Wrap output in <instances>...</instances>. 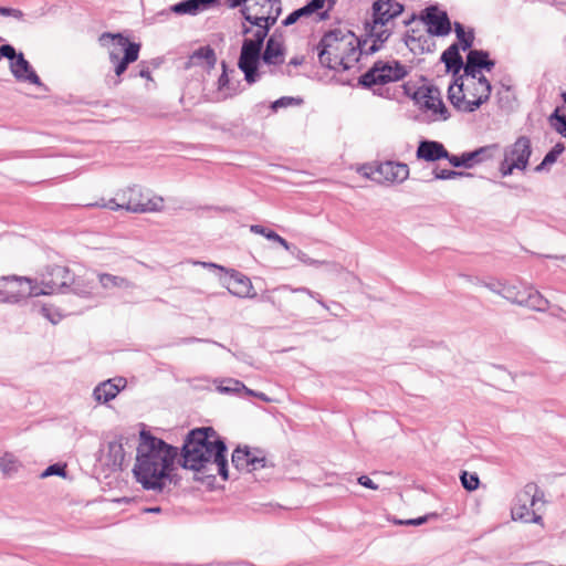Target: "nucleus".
<instances>
[{
  "label": "nucleus",
  "instance_id": "nucleus-37",
  "mask_svg": "<svg viewBox=\"0 0 566 566\" xmlns=\"http://www.w3.org/2000/svg\"><path fill=\"white\" fill-rule=\"evenodd\" d=\"M359 55V38L356 36V41H350V45L345 49L344 63L340 64V67L349 70L354 63L358 62Z\"/></svg>",
  "mask_w": 566,
  "mask_h": 566
},
{
  "label": "nucleus",
  "instance_id": "nucleus-34",
  "mask_svg": "<svg viewBox=\"0 0 566 566\" xmlns=\"http://www.w3.org/2000/svg\"><path fill=\"white\" fill-rule=\"evenodd\" d=\"M382 27L384 25L375 24L371 21L365 24L366 35L377 42L380 48L390 36V32L387 29H382Z\"/></svg>",
  "mask_w": 566,
  "mask_h": 566
},
{
  "label": "nucleus",
  "instance_id": "nucleus-42",
  "mask_svg": "<svg viewBox=\"0 0 566 566\" xmlns=\"http://www.w3.org/2000/svg\"><path fill=\"white\" fill-rule=\"evenodd\" d=\"M302 97L282 96L271 103L270 107L273 112H277L280 108H286L291 106H300L303 104Z\"/></svg>",
  "mask_w": 566,
  "mask_h": 566
},
{
  "label": "nucleus",
  "instance_id": "nucleus-54",
  "mask_svg": "<svg viewBox=\"0 0 566 566\" xmlns=\"http://www.w3.org/2000/svg\"><path fill=\"white\" fill-rule=\"evenodd\" d=\"M210 7L213 8L218 4H224L228 8H238L245 3V0H209Z\"/></svg>",
  "mask_w": 566,
  "mask_h": 566
},
{
  "label": "nucleus",
  "instance_id": "nucleus-52",
  "mask_svg": "<svg viewBox=\"0 0 566 566\" xmlns=\"http://www.w3.org/2000/svg\"><path fill=\"white\" fill-rule=\"evenodd\" d=\"M39 312L52 324H57L62 317L60 313L54 312L53 308L48 305H41Z\"/></svg>",
  "mask_w": 566,
  "mask_h": 566
},
{
  "label": "nucleus",
  "instance_id": "nucleus-9",
  "mask_svg": "<svg viewBox=\"0 0 566 566\" xmlns=\"http://www.w3.org/2000/svg\"><path fill=\"white\" fill-rule=\"evenodd\" d=\"M38 281L27 276L4 275L0 277V303L17 304L36 296Z\"/></svg>",
  "mask_w": 566,
  "mask_h": 566
},
{
  "label": "nucleus",
  "instance_id": "nucleus-38",
  "mask_svg": "<svg viewBox=\"0 0 566 566\" xmlns=\"http://www.w3.org/2000/svg\"><path fill=\"white\" fill-rule=\"evenodd\" d=\"M250 449L248 447H238L232 453V464L239 471H247L249 469Z\"/></svg>",
  "mask_w": 566,
  "mask_h": 566
},
{
  "label": "nucleus",
  "instance_id": "nucleus-45",
  "mask_svg": "<svg viewBox=\"0 0 566 566\" xmlns=\"http://www.w3.org/2000/svg\"><path fill=\"white\" fill-rule=\"evenodd\" d=\"M326 0H311L304 7L296 9L300 18L310 17L324 7Z\"/></svg>",
  "mask_w": 566,
  "mask_h": 566
},
{
  "label": "nucleus",
  "instance_id": "nucleus-62",
  "mask_svg": "<svg viewBox=\"0 0 566 566\" xmlns=\"http://www.w3.org/2000/svg\"><path fill=\"white\" fill-rule=\"evenodd\" d=\"M300 15L297 14L296 10H294L293 12H291L284 20H283V25L285 27H289V25H292L294 24L295 22H297L300 20Z\"/></svg>",
  "mask_w": 566,
  "mask_h": 566
},
{
  "label": "nucleus",
  "instance_id": "nucleus-61",
  "mask_svg": "<svg viewBox=\"0 0 566 566\" xmlns=\"http://www.w3.org/2000/svg\"><path fill=\"white\" fill-rule=\"evenodd\" d=\"M120 205L122 200L117 195L116 198L109 199L106 203L103 205V207L108 208L111 210L125 209V207H122Z\"/></svg>",
  "mask_w": 566,
  "mask_h": 566
},
{
  "label": "nucleus",
  "instance_id": "nucleus-14",
  "mask_svg": "<svg viewBox=\"0 0 566 566\" xmlns=\"http://www.w3.org/2000/svg\"><path fill=\"white\" fill-rule=\"evenodd\" d=\"M371 180L382 184L402 182L409 177V167L403 163L385 161L370 168Z\"/></svg>",
  "mask_w": 566,
  "mask_h": 566
},
{
  "label": "nucleus",
  "instance_id": "nucleus-12",
  "mask_svg": "<svg viewBox=\"0 0 566 566\" xmlns=\"http://www.w3.org/2000/svg\"><path fill=\"white\" fill-rule=\"evenodd\" d=\"M240 12L244 20L270 21V24H275L282 12L281 0H245Z\"/></svg>",
  "mask_w": 566,
  "mask_h": 566
},
{
  "label": "nucleus",
  "instance_id": "nucleus-63",
  "mask_svg": "<svg viewBox=\"0 0 566 566\" xmlns=\"http://www.w3.org/2000/svg\"><path fill=\"white\" fill-rule=\"evenodd\" d=\"M193 264L195 265H201V266L208 268V269H217V270H220V271H227L222 265H219V264H216V263H212V262L193 261Z\"/></svg>",
  "mask_w": 566,
  "mask_h": 566
},
{
  "label": "nucleus",
  "instance_id": "nucleus-17",
  "mask_svg": "<svg viewBox=\"0 0 566 566\" xmlns=\"http://www.w3.org/2000/svg\"><path fill=\"white\" fill-rule=\"evenodd\" d=\"M7 59L10 62V72L18 82H28L36 86L42 85L40 77L22 52L17 53L14 50L13 56Z\"/></svg>",
  "mask_w": 566,
  "mask_h": 566
},
{
  "label": "nucleus",
  "instance_id": "nucleus-25",
  "mask_svg": "<svg viewBox=\"0 0 566 566\" xmlns=\"http://www.w3.org/2000/svg\"><path fill=\"white\" fill-rule=\"evenodd\" d=\"M211 9L209 0H182L169 7L168 11L177 15H197Z\"/></svg>",
  "mask_w": 566,
  "mask_h": 566
},
{
  "label": "nucleus",
  "instance_id": "nucleus-24",
  "mask_svg": "<svg viewBox=\"0 0 566 566\" xmlns=\"http://www.w3.org/2000/svg\"><path fill=\"white\" fill-rule=\"evenodd\" d=\"M405 43L413 54L431 53L436 50L433 36L428 33L416 35L412 31L406 35Z\"/></svg>",
  "mask_w": 566,
  "mask_h": 566
},
{
  "label": "nucleus",
  "instance_id": "nucleus-22",
  "mask_svg": "<svg viewBox=\"0 0 566 566\" xmlns=\"http://www.w3.org/2000/svg\"><path fill=\"white\" fill-rule=\"evenodd\" d=\"M227 290L230 294L241 298H252L256 296V294L253 292L251 280L247 275L235 270L230 271V279L227 282Z\"/></svg>",
  "mask_w": 566,
  "mask_h": 566
},
{
  "label": "nucleus",
  "instance_id": "nucleus-28",
  "mask_svg": "<svg viewBox=\"0 0 566 566\" xmlns=\"http://www.w3.org/2000/svg\"><path fill=\"white\" fill-rule=\"evenodd\" d=\"M97 279L104 290L123 289L128 290L134 284L126 277L109 273H97Z\"/></svg>",
  "mask_w": 566,
  "mask_h": 566
},
{
  "label": "nucleus",
  "instance_id": "nucleus-5",
  "mask_svg": "<svg viewBox=\"0 0 566 566\" xmlns=\"http://www.w3.org/2000/svg\"><path fill=\"white\" fill-rule=\"evenodd\" d=\"M98 42L102 46H112L108 56L111 63L114 64L115 76L107 80V84L117 86L120 84V76L126 72L128 65L138 60L140 44L130 42L120 33L109 32L102 33L98 38Z\"/></svg>",
  "mask_w": 566,
  "mask_h": 566
},
{
  "label": "nucleus",
  "instance_id": "nucleus-20",
  "mask_svg": "<svg viewBox=\"0 0 566 566\" xmlns=\"http://www.w3.org/2000/svg\"><path fill=\"white\" fill-rule=\"evenodd\" d=\"M280 38L281 34L277 35V31H275L268 39L264 51H261L260 61L264 64L277 66L284 63L285 49Z\"/></svg>",
  "mask_w": 566,
  "mask_h": 566
},
{
  "label": "nucleus",
  "instance_id": "nucleus-30",
  "mask_svg": "<svg viewBox=\"0 0 566 566\" xmlns=\"http://www.w3.org/2000/svg\"><path fill=\"white\" fill-rule=\"evenodd\" d=\"M281 291H291L293 293H306L307 295H310L311 297L313 298H316L318 296L317 293L308 290L307 287H296V289H292L290 287L289 285H282L275 290H273L272 292H269L266 294H263L261 296V301L263 302H269L271 303L274 307H276L279 311H283V306H282V303L280 300H277L274 295L275 292H281Z\"/></svg>",
  "mask_w": 566,
  "mask_h": 566
},
{
  "label": "nucleus",
  "instance_id": "nucleus-23",
  "mask_svg": "<svg viewBox=\"0 0 566 566\" xmlns=\"http://www.w3.org/2000/svg\"><path fill=\"white\" fill-rule=\"evenodd\" d=\"M125 386L126 379L123 377L107 379L95 387L93 396L96 401L106 403L114 399Z\"/></svg>",
  "mask_w": 566,
  "mask_h": 566
},
{
  "label": "nucleus",
  "instance_id": "nucleus-53",
  "mask_svg": "<svg viewBox=\"0 0 566 566\" xmlns=\"http://www.w3.org/2000/svg\"><path fill=\"white\" fill-rule=\"evenodd\" d=\"M500 172L503 177L510 176L513 174L514 169H517V165L506 159L505 157L500 164Z\"/></svg>",
  "mask_w": 566,
  "mask_h": 566
},
{
  "label": "nucleus",
  "instance_id": "nucleus-64",
  "mask_svg": "<svg viewBox=\"0 0 566 566\" xmlns=\"http://www.w3.org/2000/svg\"><path fill=\"white\" fill-rule=\"evenodd\" d=\"M499 283L500 282H497V283H485L484 286L486 289H489L490 291H492L493 293L499 294V291L501 289V286H499Z\"/></svg>",
  "mask_w": 566,
  "mask_h": 566
},
{
  "label": "nucleus",
  "instance_id": "nucleus-19",
  "mask_svg": "<svg viewBox=\"0 0 566 566\" xmlns=\"http://www.w3.org/2000/svg\"><path fill=\"white\" fill-rule=\"evenodd\" d=\"M403 11V6L395 0H377L373 4V20L375 24L386 25L391 19Z\"/></svg>",
  "mask_w": 566,
  "mask_h": 566
},
{
  "label": "nucleus",
  "instance_id": "nucleus-8",
  "mask_svg": "<svg viewBox=\"0 0 566 566\" xmlns=\"http://www.w3.org/2000/svg\"><path fill=\"white\" fill-rule=\"evenodd\" d=\"M407 74L405 65L398 61H377L366 73L359 76L358 84L371 88L375 85L400 81Z\"/></svg>",
  "mask_w": 566,
  "mask_h": 566
},
{
  "label": "nucleus",
  "instance_id": "nucleus-27",
  "mask_svg": "<svg viewBox=\"0 0 566 566\" xmlns=\"http://www.w3.org/2000/svg\"><path fill=\"white\" fill-rule=\"evenodd\" d=\"M129 439L124 436H119L114 441L108 443V458L113 465L122 467L125 461V447L128 446Z\"/></svg>",
  "mask_w": 566,
  "mask_h": 566
},
{
  "label": "nucleus",
  "instance_id": "nucleus-15",
  "mask_svg": "<svg viewBox=\"0 0 566 566\" xmlns=\"http://www.w3.org/2000/svg\"><path fill=\"white\" fill-rule=\"evenodd\" d=\"M420 18L428 27L427 33L431 36H446L451 32V21L448 13L439 10L436 6L426 8Z\"/></svg>",
  "mask_w": 566,
  "mask_h": 566
},
{
  "label": "nucleus",
  "instance_id": "nucleus-56",
  "mask_svg": "<svg viewBox=\"0 0 566 566\" xmlns=\"http://www.w3.org/2000/svg\"><path fill=\"white\" fill-rule=\"evenodd\" d=\"M304 63V56H294L290 60L286 69L282 72L283 74H286L289 76H292V71L290 70V66H300Z\"/></svg>",
  "mask_w": 566,
  "mask_h": 566
},
{
  "label": "nucleus",
  "instance_id": "nucleus-49",
  "mask_svg": "<svg viewBox=\"0 0 566 566\" xmlns=\"http://www.w3.org/2000/svg\"><path fill=\"white\" fill-rule=\"evenodd\" d=\"M437 513H429L423 516L417 517V518H410V520H395L394 523L397 525H410V526H419L424 524L426 522L430 520H437L438 518Z\"/></svg>",
  "mask_w": 566,
  "mask_h": 566
},
{
  "label": "nucleus",
  "instance_id": "nucleus-32",
  "mask_svg": "<svg viewBox=\"0 0 566 566\" xmlns=\"http://www.w3.org/2000/svg\"><path fill=\"white\" fill-rule=\"evenodd\" d=\"M548 304V301L538 291L527 287L525 298L521 306H525L537 312H545Z\"/></svg>",
  "mask_w": 566,
  "mask_h": 566
},
{
  "label": "nucleus",
  "instance_id": "nucleus-33",
  "mask_svg": "<svg viewBox=\"0 0 566 566\" xmlns=\"http://www.w3.org/2000/svg\"><path fill=\"white\" fill-rule=\"evenodd\" d=\"M250 231L255 233V234H260V235H263L268 240L270 241H274V242H277L281 247H283L286 251H290L291 248H292V244H290L284 238H282L281 235H279L276 232H274L273 230H270L261 224H252L250 227Z\"/></svg>",
  "mask_w": 566,
  "mask_h": 566
},
{
  "label": "nucleus",
  "instance_id": "nucleus-4",
  "mask_svg": "<svg viewBox=\"0 0 566 566\" xmlns=\"http://www.w3.org/2000/svg\"><path fill=\"white\" fill-rule=\"evenodd\" d=\"M491 92V83L484 75L473 81V84L464 83L462 77H457L448 88V99L458 111L472 113L489 101Z\"/></svg>",
  "mask_w": 566,
  "mask_h": 566
},
{
  "label": "nucleus",
  "instance_id": "nucleus-11",
  "mask_svg": "<svg viewBox=\"0 0 566 566\" xmlns=\"http://www.w3.org/2000/svg\"><path fill=\"white\" fill-rule=\"evenodd\" d=\"M122 207L134 213L154 212L163 209L161 197H145L140 187L133 186L118 193Z\"/></svg>",
  "mask_w": 566,
  "mask_h": 566
},
{
  "label": "nucleus",
  "instance_id": "nucleus-48",
  "mask_svg": "<svg viewBox=\"0 0 566 566\" xmlns=\"http://www.w3.org/2000/svg\"><path fill=\"white\" fill-rule=\"evenodd\" d=\"M380 49L379 44L375 42L371 38L365 36L364 39H359V54L370 55L376 53Z\"/></svg>",
  "mask_w": 566,
  "mask_h": 566
},
{
  "label": "nucleus",
  "instance_id": "nucleus-47",
  "mask_svg": "<svg viewBox=\"0 0 566 566\" xmlns=\"http://www.w3.org/2000/svg\"><path fill=\"white\" fill-rule=\"evenodd\" d=\"M463 74H460L457 77H462V81L464 83L473 84V81H478L481 75L480 70L474 67L473 65H470V63L467 61L465 64L463 63Z\"/></svg>",
  "mask_w": 566,
  "mask_h": 566
},
{
  "label": "nucleus",
  "instance_id": "nucleus-1",
  "mask_svg": "<svg viewBox=\"0 0 566 566\" xmlns=\"http://www.w3.org/2000/svg\"><path fill=\"white\" fill-rule=\"evenodd\" d=\"M176 457L177 448L142 430L133 468L136 481L143 489L158 493L164 492L171 484L177 485V475L172 473Z\"/></svg>",
  "mask_w": 566,
  "mask_h": 566
},
{
  "label": "nucleus",
  "instance_id": "nucleus-18",
  "mask_svg": "<svg viewBox=\"0 0 566 566\" xmlns=\"http://www.w3.org/2000/svg\"><path fill=\"white\" fill-rule=\"evenodd\" d=\"M532 154L531 139L518 137L512 145L505 147L504 157L517 165L518 170H525Z\"/></svg>",
  "mask_w": 566,
  "mask_h": 566
},
{
  "label": "nucleus",
  "instance_id": "nucleus-26",
  "mask_svg": "<svg viewBox=\"0 0 566 566\" xmlns=\"http://www.w3.org/2000/svg\"><path fill=\"white\" fill-rule=\"evenodd\" d=\"M440 61L446 65L447 72L451 73L453 80L457 78L463 67V59L460 54V46L458 43H452L441 54Z\"/></svg>",
  "mask_w": 566,
  "mask_h": 566
},
{
  "label": "nucleus",
  "instance_id": "nucleus-44",
  "mask_svg": "<svg viewBox=\"0 0 566 566\" xmlns=\"http://www.w3.org/2000/svg\"><path fill=\"white\" fill-rule=\"evenodd\" d=\"M268 465L266 458L262 454L260 450L255 452L250 451V461L248 472H254L260 469H263Z\"/></svg>",
  "mask_w": 566,
  "mask_h": 566
},
{
  "label": "nucleus",
  "instance_id": "nucleus-58",
  "mask_svg": "<svg viewBox=\"0 0 566 566\" xmlns=\"http://www.w3.org/2000/svg\"><path fill=\"white\" fill-rule=\"evenodd\" d=\"M357 481L361 486L370 490H378V485L367 475H360Z\"/></svg>",
  "mask_w": 566,
  "mask_h": 566
},
{
  "label": "nucleus",
  "instance_id": "nucleus-10",
  "mask_svg": "<svg viewBox=\"0 0 566 566\" xmlns=\"http://www.w3.org/2000/svg\"><path fill=\"white\" fill-rule=\"evenodd\" d=\"M73 281L74 277L66 266H48L38 282L36 296L62 292L63 289L69 287Z\"/></svg>",
  "mask_w": 566,
  "mask_h": 566
},
{
  "label": "nucleus",
  "instance_id": "nucleus-3",
  "mask_svg": "<svg viewBox=\"0 0 566 566\" xmlns=\"http://www.w3.org/2000/svg\"><path fill=\"white\" fill-rule=\"evenodd\" d=\"M273 25L270 21L244 20L242 23L241 32L247 38L242 42L238 67L243 72L244 80L249 84L255 83L260 77L261 50Z\"/></svg>",
  "mask_w": 566,
  "mask_h": 566
},
{
  "label": "nucleus",
  "instance_id": "nucleus-13",
  "mask_svg": "<svg viewBox=\"0 0 566 566\" xmlns=\"http://www.w3.org/2000/svg\"><path fill=\"white\" fill-rule=\"evenodd\" d=\"M543 492L539 491L535 483H527L515 495V502L511 510V515L514 521H522L530 523L531 507L543 497Z\"/></svg>",
  "mask_w": 566,
  "mask_h": 566
},
{
  "label": "nucleus",
  "instance_id": "nucleus-21",
  "mask_svg": "<svg viewBox=\"0 0 566 566\" xmlns=\"http://www.w3.org/2000/svg\"><path fill=\"white\" fill-rule=\"evenodd\" d=\"M416 156L418 159L426 161H438L447 159L449 161L450 153L446 149L442 143L437 140H420L417 147Z\"/></svg>",
  "mask_w": 566,
  "mask_h": 566
},
{
  "label": "nucleus",
  "instance_id": "nucleus-2",
  "mask_svg": "<svg viewBox=\"0 0 566 566\" xmlns=\"http://www.w3.org/2000/svg\"><path fill=\"white\" fill-rule=\"evenodd\" d=\"M227 446L213 428L191 430L182 446L181 465L196 472L195 479L210 483L216 475L229 479Z\"/></svg>",
  "mask_w": 566,
  "mask_h": 566
},
{
  "label": "nucleus",
  "instance_id": "nucleus-6",
  "mask_svg": "<svg viewBox=\"0 0 566 566\" xmlns=\"http://www.w3.org/2000/svg\"><path fill=\"white\" fill-rule=\"evenodd\" d=\"M356 41V35L348 29L335 28L323 35L317 44V55L322 66L339 70L344 63L345 49Z\"/></svg>",
  "mask_w": 566,
  "mask_h": 566
},
{
  "label": "nucleus",
  "instance_id": "nucleus-59",
  "mask_svg": "<svg viewBox=\"0 0 566 566\" xmlns=\"http://www.w3.org/2000/svg\"><path fill=\"white\" fill-rule=\"evenodd\" d=\"M139 71L134 73V72H130L129 76H134V77H137V76H140V77H144V78H147V80H151L150 77V70L147 65H145V63H142L139 65Z\"/></svg>",
  "mask_w": 566,
  "mask_h": 566
},
{
  "label": "nucleus",
  "instance_id": "nucleus-31",
  "mask_svg": "<svg viewBox=\"0 0 566 566\" xmlns=\"http://www.w3.org/2000/svg\"><path fill=\"white\" fill-rule=\"evenodd\" d=\"M501 286L499 295L513 304L522 305L527 287H520L515 284L499 283Z\"/></svg>",
  "mask_w": 566,
  "mask_h": 566
},
{
  "label": "nucleus",
  "instance_id": "nucleus-39",
  "mask_svg": "<svg viewBox=\"0 0 566 566\" xmlns=\"http://www.w3.org/2000/svg\"><path fill=\"white\" fill-rule=\"evenodd\" d=\"M453 25H454V32H455L457 39L460 42L459 46H461V49L463 51L471 49V46L473 45V41H474L473 30H469L468 32H465L463 24L460 22H454Z\"/></svg>",
  "mask_w": 566,
  "mask_h": 566
},
{
  "label": "nucleus",
  "instance_id": "nucleus-50",
  "mask_svg": "<svg viewBox=\"0 0 566 566\" xmlns=\"http://www.w3.org/2000/svg\"><path fill=\"white\" fill-rule=\"evenodd\" d=\"M549 120H556V124H553L555 130L566 138V117L559 114L558 107L552 113Z\"/></svg>",
  "mask_w": 566,
  "mask_h": 566
},
{
  "label": "nucleus",
  "instance_id": "nucleus-41",
  "mask_svg": "<svg viewBox=\"0 0 566 566\" xmlns=\"http://www.w3.org/2000/svg\"><path fill=\"white\" fill-rule=\"evenodd\" d=\"M565 150V146L563 143H557L544 157L542 163L535 167V171H542L547 166L556 163L558 156Z\"/></svg>",
  "mask_w": 566,
  "mask_h": 566
},
{
  "label": "nucleus",
  "instance_id": "nucleus-7",
  "mask_svg": "<svg viewBox=\"0 0 566 566\" xmlns=\"http://www.w3.org/2000/svg\"><path fill=\"white\" fill-rule=\"evenodd\" d=\"M413 101L421 113L419 120L423 123L444 122L450 118V112L441 98V92L437 86H420L413 93Z\"/></svg>",
  "mask_w": 566,
  "mask_h": 566
},
{
  "label": "nucleus",
  "instance_id": "nucleus-46",
  "mask_svg": "<svg viewBox=\"0 0 566 566\" xmlns=\"http://www.w3.org/2000/svg\"><path fill=\"white\" fill-rule=\"evenodd\" d=\"M434 179L439 180H449V179H455L459 177H470L471 174L464 172V171H457V170H450V169H438L434 168L432 171Z\"/></svg>",
  "mask_w": 566,
  "mask_h": 566
},
{
  "label": "nucleus",
  "instance_id": "nucleus-60",
  "mask_svg": "<svg viewBox=\"0 0 566 566\" xmlns=\"http://www.w3.org/2000/svg\"><path fill=\"white\" fill-rule=\"evenodd\" d=\"M228 382L234 385L233 390H244L247 392V395H250V396H255V394H256V391L247 388L244 386V384L239 380L229 379Z\"/></svg>",
  "mask_w": 566,
  "mask_h": 566
},
{
  "label": "nucleus",
  "instance_id": "nucleus-16",
  "mask_svg": "<svg viewBox=\"0 0 566 566\" xmlns=\"http://www.w3.org/2000/svg\"><path fill=\"white\" fill-rule=\"evenodd\" d=\"M497 144H491L488 146L480 147L473 151L462 153L460 156L450 154L449 163L453 167L472 168L475 164L483 163L491 159L495 151L499 150Z\"/></svg>",
  "mask_w": 566,
  "mask_h": 566
},
{
  "label": "nucleus",
  "instance_id": "nucleus-51",
  "mask_svg": "<svg viewBox=\"0 0 566 566\" xmlns=\"http://www.w3.org/2000/svg\"><path fill=\"white\" fill-rule=\"evenodd\" d=\"M66 472H65V465H62L60 463H54V464H51L49 465L42 473H41V478H48V476H51V475H60V476H65Z\"/></svg>",
  "mask_w": 566,
  "mask_h": 566
},
{
  "label": "nucleus",
  "instance_id": "nucleus-35",
  "mask_svg": "<svg viewBox=\"0 0 566 566\" xmlns=\"http://www.w3.org/2000/svg\"><path fill=\"white\" fill-rule=\"evenodd\" d=\"M227 71H228L227 64L223 61L222 62V73L219 76L218 83H217L218 84V91L222 93V95H223L222 98L223 99L232 97V96H234L238 93L237 88L231 86L230 78L228 76V72Z\"/></svg>",
  "mask_w": 566,
  "mask_h": 566
},
{
  "label": "nucleus",
  "instance_id": "nucleus-29",
  "mask_svg": "<svg viewBox=\"0 0 566 566\" xmlns=\"http://www.w3.org/2000/svg\"><path fill=\"white\" fill-rule=\"evenodd\" d=\"M467 61L480 71H491L495 65V62L490 59L489 52L484 50H470L467 54Z\"/></svg>",
  "mask_w": 566,
  "mask_h": 566
},
{
  "label": "nucleus",
  "instance_id": "nucleus-55",
  "mask_svg": "<svg viewBox=\"0 0 566 566\" xmlns=\"http://www.w3.org/2000/svg\"><path fill=\"white\" fill-rule=\"evenodd\" d=\"M0 14L6 17H12L17 20H22L23 12L19 9L14 8H7V7H0Z\"/></svg>",
  "mask_w": 566,
  "mask_h": 566
},
{
  "label": "nucleus",
  "instance_id": "nucleus-57",
  "mask_svg": "<svg viewBox=\"0 0 566 566\" xmlns=\"http://www.w3.org/2000/svg\"><path fill=\"white\" fill-rule=\"evenodd\" d=\"M290 252L304 263H308V264L316 263V261L308 259L307 255L303 251H301L300 249H297L294 245H292Z\"/></svg>",
  "mask_w": 566,
  "mask_h": 566
},
{
  "label": "nucleus",
  "instance_id": "nucleus-43",
  "mask_svg": "<svg viewBox=\"0 0 566 566\" xmlns=\"http://www.w3.org/2000/svg\"><path fill=\"white\" fill-rule=\"evenodd\" d=\"M460 481L462 486L467 491H475L479 488L480 479L476 473H469L468 471H462L460 474Z\"/></svg>",
  "mask_w": 566,
  "mask_h": 566
},
{
  "label": "nucleus",
  "instance_id": "nucleus-40",
  "mask_svg": "<svg viewBox=\"0 0 566 566\" xmlns=\"http://www.w3.org/2000/svg\"><path fill=\"white\" fill-rule=\"evenodd\" d=\"M20 467V461L11 453H4L0 458V471L6 476L13 475L15 472H18Z\"/></svg>",
  "mask_w": 566,
  "mask_h": 566
},
{
  "label": "nucleus",
  "instance_id": "nucleus-36",
  "mask_svg": "<svg viewBox=\"0 0 566 566\" xmlns=\"http://www.w3.org/2000/svg\"><path fill=\"white\" fill-rule=\"evenodd\" d=\"M191 61L195 64H197L199 61H205L208 67L212 69L217 62L214 50L209 45L201 46L193 52V54L191 55Z\"/></svg>",
  "mask_w": 566,
  "mask_h": 566
}]
</instances>
